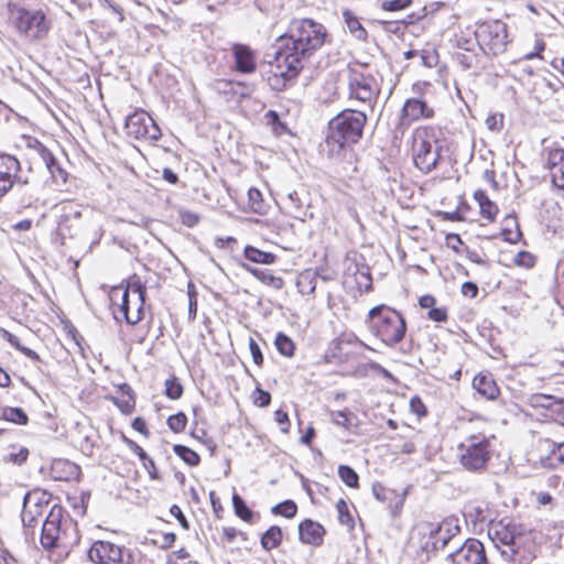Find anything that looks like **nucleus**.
<instances>
[{
    "mask_svg": "<svg viewBox=\"0 0 564 564\" xmlns=\"http://www.w3.org/2000/svg\"><path fill=\"white\" fill-rule=\"evenodd\" d=\"M488 538L494 545L501 550V555L507 560L517 561L520 555V536L517 533V527L510 519L500 521H489Z\"/></svg>",
    "mask_w": 564,
    "mask_h": 564,
    "instance_id": "nucleus-7",
    "label": "nucleus"
},
{
    "mask_svg": "<svg viewBox=\"0 0 564 564\" xmlns=\"http://www.w3.org/2000/svg\"><path fill=\"white\" fill-rule=\"evenodd\" d=\"M145 286L140 280L128 283L121 296L120 311L129 325H135L143 318Z\"/></svg>",
    "mask_w": 564,
    "mask_h": 564,
    "instance_id": "nucleus-10",
    "label": "nucleus"
},
{
    "mask_svg": "<svg viewBox=\"0 0 564 564\" xmlns=\"http://www.w3.org/2000/svg\"><path fill=\"white\" fill-rule=\"evenodd\" d=\"M326 29L312 19H296L291 21L285 34L279 36L274 64L271 73L278 82L295 78L303 68V61L311 56L325 42Z\"/></svg>",
    "mask_w": 564,
    "mask_h": 564,
    "instance_id": "nucleus-1",
    "label": "nucleus"
},
{
    "mask_svg": "<svg viewBox=\"0 0 564 564\" xmlns=\"http://www.w3.org/2000/svg\"><path fill=\"white\" fill-rule=\"evenodd\" d=\"M371 333L389 347L401 343L406 333V322L402 314L384 304L372 307L368 313Z\"/></svg>",
    "mask_w": 564,
    "mask_h": 564,
    "instance_id": "nucleus-4",
    "label": "nucleus"
},
{
    "mask_svg": "<svg viewBox=\"0 0 564 564\" xmlns=\"http://www.w3.org/2000/svg\"><path fill=\"white\" fill-rule=\"evenodd\" d=\"M274 416H275V421L278 422V424H280L282 426L281 430L283 432H288L289 426H290L288 413L282 410H276L274 413Z\"/></svg>",
    "mask_w": 564,
    "mask_h": 564,
    "instance_id": "nucleus-61",
    "label": "nucleus"
},
{
    "mask_svg": "<svg viewBox=\"0 0 564 564\" xmlns=\"http://www.w3.org/2000/svg\"><path fill=\"white\" fill-rule=\"evenodd\" d=\"M551 176L552 183L564 198V162L560 165L554 163V167H551Z\"/></svg>",
    "mask_w": 564,
    "mask_h": 564,
    "instance_id": "nucleus-43",
    "label": "nucleus"
},
{
    "mask_svg": "<svg viewBox=\"0 0 564 564\" xmlns=\"http://www.w3.org/2000/svg\"><path fill=\"white\" fill-rule=\"evenodd\" d=\"M232 507L237 517L243 521H251L253 512L249 509L245 500L238 495H232Z\"/></svg>",
    "mask_w": 564,
    "mask_h": 564,
    "instance_id": "nucleus-35",
    "label": "nucleus"
},
{
    "mask_svg": "<svg viewBox=\"0 0 564 564\" xmlns=\"http://www.w3.org/2000/svg\"><path fill=\"white\" fill-rule=\"evenodd\" d=\"M173 451L189 466H197L200 462L199 455L185 445L176 444L173 446Z\"/></svg>",
    "mask_w": 564,
    "mask_h": 564,
    "instance_id": "nucleus-32",
    "label": "nucleus"
},
{
    "mask_svg": "<svg viewBox=\"0 0 564 564\" xmlns=\"http://www.w3.org/2000/svg\"><path fill=\"white\" fill-rule=\"evenodd\" d=\"M507 220L512 223L516 226V230L513 231L509 228H503L501 236L503 237V239L506 241H508L510 243H517L521 238V231H520L519 225L516 221L514 217L509 216V217H507Z\"/></svg>",
    "mask_w": 564,
    "mask_h": 564,
    "instance_id": "nucleus-46",
    "label": "nucleus"
},
{
    "mask_svg": "<svg viewBox=\"0 0 564 564\" xmlns=\"http://www.w3.org/2000/svg\"><path fill=\"white\" fill-rule=\"evenodd\" d=\"M69 532L74 534V543H77L76 524L69 518L64 517L63 508L55 505L46 516L41 530V544L45 550L57 549L61 552L54 562H62L69 552L73 541L68 536Z\"/></svg>",
    "mask_w": 564,
    "mask_h": 564,
    "instance_id": "nucleus-3",
    "label": "nucleus"
},
{
    "mask_svg": "<svg viewBox=\"0 0 564 564\" xmlns=\"http://www.w3.org/2000/svg\"><path fill=\"white\" fill-rule=\"evenodd\" d=\"M457 531H459L458 525H453L449 520H445L438 524L431 523L429 524L431 541H427L426 544L429 545V543H431L434 550L443 549Z\"/></svg>",
    "mask_w": 564,
    "mask_h": 564,
    "instance_id": "nucleus-19",
    "label": "nucleus"
},
{
    "mask_svg": "<svg viewBox=\"0 0 564 564\" xmlns=\"http://www.w3.org/2000/svg\"><path fill=\"white\" fill-rule=\"evenodd\" d=\"M31 495L30 492L25 494L23 499V509L21 513L22 522L24 528H33L37 523V517L42 516L43 506L40 503H35L32 509L29 506Z\"/></svg>",
    "mask_w": 564,
    "mask_h": 564,
    "instance_id": "nucleus-25",
    "label": "nucleus"
},
{
    "mask_svg": "<svg viewBox=\"0 0 564 564\" xmlns=\"http://www.w3.org/2000/svg\"><path fill=\"white\" fill-rule=\"evenodd\" d=\"M527 403L535 410H544V416L564 426V398L546 393H532Z\"/></svg>",
    "mask_w": 564,
    "mask_h": 564,
    "instance_id": "nucleus-13",
    "label": "nucleus"
},
{
    "mask_svg": "<svg viewBox=\"0 0 564 564\" xmlns=\"http://www.w3.org/2000/svg\"><path fill=\"white\" fill-rule=\"evenodd\" d=\"M527 403L535 410H544V416L564 426V398L546 393H532Z\"/></svg>",
    "mask_w": 564,
    "mask_h": 564,
    "instance_id": "nucleus-14",
    "label": "nucleus"
},
{
    "mask_svg": "<svg viewBox=\"0 0 564 564\" xmlns=\"http://www.w3.org/2000/svg\"><path fill=\"white\" fill-rule=\"evenodd\" d=\"M126 133L137 140L156 141L161 130L152 117L144 110H135L129 115L124 124Z\"/></svg>",
    "mask_w": 564,
    "mask_h": 564,
    "instance_id": "nucleus-11",
    "label": "nucleus"
},
{
    "mask_svg": "<svg viewBox=\"0 0 564 564\" xmlns=\"http://www.w3.org/2000/svg\"><path fill=\"white\" fill-rule=\"evenodd\" d=\"M0 334H1L2 338L6 339L15 349L19 350L21 348L22 345L15 335H13L12 333H10L9 330H7L4 328H0Z\"/></svg>",
    "mask_w": 564,
    "mask_h": 564,
    "instance_id": "nucleus-63",
    "label": "nucleus"
},
{
    "mask_svg": "<svg viewBox=\"0 0 564 564\" xmlns=\"http://www.w3.org/2000/svg\"><path fill=\"white\" fill-rule=\"evenodd\" d=\"M344 21L349 32L359 41H366L368 33L359 21V18L349 9L343 11Z\"/></svg>",
    "mask_w": 564,
    "mask_h": 564,
    "instance_id": "nucleus-26",
    "label": "nucleus"
},
{
    "mask_svg": "<svg viewBox=\"0 0 564 564\" xmlns=\"http://www.w3.org/2000/svg\"><path fill=\"white\" fill-rule=\"evenodd\" d=\"M21 170L20 161L10 154L0 153V197H3L14 185L15 182L26 184L18 173Z\"/></svg>",
    "mask_w": 564,
    "mask_h": 564,
    "instance_id": "nucleus-16",
    "label": "nucleus"
},
{
    "mask_svg": "<svg viewBox=\"0 0 564 564\" xmlns=\"http://www.w3.org/2000/svg\"><path fill=\"white\" fill-rule=\"evenodd\" d=\"M460 465L468 471L480 473L491 458L490 440L482 434L469 435L458 445Z\"/></svg>",
    "mask_w": 564,
    "mask_h": 564,
    "instance_id": "nucleus-6",
    "label": "nucleus"
},
{
    "mask_svg": "<svg viewBox=\"0 0 564 564\" xmlns=\"http://www.w3.org/2000/svg\"><path fill=\"white\" fill-rule=\"evenodd\" d=\"M271 512L275 516H282L292 519L296 516L297 506L293 500H285L271 508Z\"/></svg>",
    "mask_w": 564,
    "mask_h": 564,
    "instance_id": "nucleus-37",
    "label": "nucleus"
},
{
    "mask_svg": "<svg viewBox=\"0 0 564 564\" xmlns=\"http://www.w3.org/2000/svg\"><path fill=\"white\" fill-rule=\"evenodd\" d=\"M141 462L144 469L148 471L150 478L153 480H159L160 475L156 470L155 463L153 462V459L149 455H147V459H142Z\"/></svg>",
    "mask_w": 564,
    "mask_h": 564,
    "instance_id": "nucleus-57",
    "label": "nucleus"
},
{
    "mask_svg": "<svg viewBox=\"0 0 564 564\" xmlns=\"http://www.w3.org/2000/svg\"><path fill=\"white\" fill-rule=\"evenodd\" d=\"M410 409L412 413L416 414L420 417L425 416L427 413L425 404L419 397H413L410 400Z\"/></svg>",
    "mask_w": 564,
    "mask_h": 564,
    "instance_id": "nucleus-52",
    "label": "nucleus"
},
{
    "mask_svg": "<svg viewBox=\"0 0 564 564\" xmlns=\"http://www.w3.org/2000/svg\"><path fill=\"white\" fill-rule=\"evenodd\" d=\"M473 387L488 400H495L499 394V388L490 375H477L473 380Z\"/></svg>",
    "mask_w": 564,
    "mask_h": 564,
    "instance_id": "nucleus-23",
    "label": "nucleus"
},
{
    "mask_svg": "<svg viewBox=\"0 0 564 564\" xmlns=\"http://www.w3.org/2000/svg\"><path fill=\"white\" fill-rule=\"evenodd\" d=\"M28 147L33 149L42 159V161L52 162V152L39 140L30 139L28 141Z\"/></svg>",
    "mask_w": 564,
    "mask_h": 564,
    "instance_id": "nucleus-47",
    "label": "nucleus"
},
{
    "mask_svg": "<svg viewBox=\"0 0 564 564\" xmlns=\"http://www.w3.org/2000/svg\"><path fill=\"white\" fill-rule=\"evenodd\" d=\"M433 116L434 109L421 98L406 99L401 111V120L405 123H411L420 119H430Z\"/></svg>",
    "mask_w": 564,
    "mask_h": 564,
    "instance_id": "nucleus-18",
    "label": "nucleus"
},
{
    "mask_svg": "<svg viewBox=\"0 0 564 564\" xmlns=\"http://www.w3.org/2000/svg\"><path fill=\"white\" fill-rule=\"evenodd\" d=\"M427 317L434 322H445L447 319V311L445 307H432L427 313Z\"/></svg>",
    "mask_w": 564,
    "mask_h": 564,
    "instance_id": "nucleus-55",
    "label": "nucleus"
},
{
    "mask_svg": "<svg viewBox=\"0 0 564 564\" xmlns=\"http://www.w3.org/2000/svg\"><path fill=\"white\" fill-rule=\"evenodd\" d=\"M80 468L68 459L57 458L52 462L50 475L54 480L70 481L79 476Z\"/></svg>",
    "mask_w": 564,
    "mask_h": 564,
    "instance_id": "nucleus-21",
    "label": "nucleus"
},
{
    "mask_svg": "<svg viewBox=\"0 0 564 564\" xmlns=\"http://www.w3.org/2000/svg\"><path fill=\"white\" fill-rule=\"evenodd\" d=\"M475 35L486 54H501L509 43L507 24L500 20L484 22L479 25Z\"/></svg>",
    "mask_w": 564,
    "mask_h": 564,
    "instance_id": "nucleus-8",
    "label": "nucleus"
},
{
    "mask_svg": "<svg viewBox=\"0 0 564 564\" xmlns=\"http://www.w3.org/2000/svg\"><path fill=\"white\" fill-rule=\"evenodd\" d=\"M235 66L239 73L251 74L256 70V57L249 46L243 44H235L232 47Z\"/></svg>",
    "mask_w": 564,
    "mask_h": 564,
    "instance_id": "nucleus-20",
    "label": "nucleus"
},
{
    "mask_svg": "<svg viewBox=\"0 0 564 564\" xmlns=\"http://www.w3.org/2000/svg\"><path fill=\"white\" fill-rule=\"evenodd\" d=\"M347 84L350 98L369 105L380 91L376 78L357 66L347 67Z\"/></svg>",
    "mask_w": 564,
    "mask_h": 564,
    "instance_id": "nucleus-9",
    "label": "nucleus"
},
{
    "mask_svg": "<svg viewBox=\"0 0 564 564\" xmlns=\"http://www.w3.org/2000/svg\"><path fill=\"white\" fill-rule=\"evenodd\" d=\"M110 400L123 414H130L135 406V395H126L121 398L110 397Z\"/></svg>",
    "mask_w": 564,
    "mask_h": 564,
    "instance_id": "nucleus-42",
    "label": "nucleus"
},
{
    "mask_svg": "<svg viewBox=\"0 0 564 564\" xmlns=\"http://www.w3.org/2000/svg\"><path fill=\"white\" fill-rule=\"evenodd\" d=\"M338 476L343 482L350 488H357L359 486L358 474L348 465H340L338 467Z\"/></svg>",
    "mask_w": 564,
    "mask_h": 564,
    "instance_id": "nucleus-36",
    "label": "nucleus"
},
{
    "mask_svg": "<svg viewBox=\"0 0 564 564\" xmlns=\"http://www.w3.org/2000/svg\"><path fill=\"white\" fill-rule=\"evenodd\" d=\"M29 457V449L26 447H21L17 453H10L8 456V460L15 464L22 465L26 462Z\"/></svg>",
    "mask_w": 564,
    "mask_h": 564,
    "instance_id": "nucleus-53",
    "label": "nucleus"
},
{
    "mask_svg": "<svg viewBox=\"0 0 564 564\" xmlns=\"http://www.w3.org/2000/svg\"><path fill=\"white\" fill-rule=\"evenodd\" d=\"M282 530L278 525H271L261 536V546L265 551L278 547L282 543Z\"/></svg>",
    "mask_w": 564,
    "mask_h": 564,
    "instance_id": "nucleus-28",
    "label": "nucleus"
},
{
    "mask_svg": "<svg viewBox=\"0 0 564 564\" xmlns=\"http://www.w3.org/2000/svg\"><path fill=\"white\" fill-rule=\"evenodd\" d=\"M540 463L545 468H553L556 463H564V442L552 443L550 454L540 459Z\"/></svg>",
    "mask_w": 564,
    "mask_h": 564,
    "instance_id": "nucleus-30",
    "label": "nucleus"
},
{
    "mask_svg": "<svg viewBox=\"0 0 564 564\" xmlns=\"http://www.w3.org/2000/svg\"><path fill=\"white\" fill-rule=\"evenodd\" d=\"M474 198L480 207V215L487 220L494 221L499 210L498 206L481 189L474 193Z\"/></svg>",
    "mask_w": 564,
    "mask_h": 564,
    "instance_id": "nucleus-24",
    "label": "nucleus"
},
{
    "mask_svg": "<svg viewBox=\"0 0 564 564\" xmlns=\"http://www.w3.org/2000/svg\"><path fill=\"white\" fill-rule=\"evenodd\" d=\"M297 286L300 288V292L303 294H312L315 291V284H313L308 274H302L300 276Z\"/></svg>",
    "mask_w": 564,
    "mask_h": 564,
    "instance_id": "nucleus-51",
    "label": "nucleus"
},
{
    "mask_svg": "<svg viewBox=\"0 0 564 564\" xmlns=\"http://www.w3.org/2000/svg\"><path fill=\"white\" fill-rule=\"evenodd\" d=\"M372 494L378 501L384 502L387 500V489L380 482L372 484Z\"/></svg>",
    "mask_w": 564,
    "mask_h": 564,
    "instance_id": "nucleus-62",
    "label": "nucleus"
},
{
    "mask_svg": "<svg viewBox=\"0 0 564 564\" xmlns=\"http://www.w3.org/2000/svg\"><path fill=\"white\" fill-rule=\"evenodd\" d=\"M462 293L465 296H469V297L474 299L478 295V286L476 283H474L471 281L464 282L462 285Z\"/></svg>",
    "mask_w": 564,
    "mask_h": 564,
    "instance_id": "nucleus-60",
    "label": "nucleus"
},
{
    "mask_svg": "<svg viewBox=\"0 0 564 564\" xmlns=\"http://www.w3.org/2000/svg\"><path fill=\"white\" fill-rule=\"evenodd\" d=\"M43 163L45 164V166L47 167L52 177L56 182H59V181L63 183L66 182L67 173L64 169H62V166L59 165V163L57 162L56 158L53 154H52V162L43 161Z\"/></svg>",
    "mask_w": 564,
    "mask_h": 564,
    "instance_id": "nucleus-40",
    "label": "nucleus"
},
{
    "mask_svg": "<svg viewBox=\"0 0 564 564\" xmlns=\"http://www.w3.org/2000/svg\"><path fill=\"white\" fill-rule=\"evenodd\" d=\"M166 424L174 433H181L186 427L187 416L183 412H177L167 417Z\"/></svg>",
    "mask_w": 564,
    "mask_h": 564,
    "instance_id": "nucleus-41",
    "label": "nucleus"
},
{
    "mask_svg": "<svg viewBox=\"0 0 564 564\" xmlns=\"http://www.w3.org/2000/svg\"><path fill=\"white\" fill-rule=\"evenodd\" d=\"M242 268H245L247 271H249L252 275H254L262 283H264L269 286H272L275 290H280L284 285L283 279L281 276L274 275L269 270L251 268L248 264H242Z\"/></svg>",
    "mask_w": 564,
    "mask_h": 564,
    "instance_id": "nucleus-27",
    "label": "nucleus"
},
{
    "mask_svg": "<svg viewBox=\"0 0 564 564\" xmlns=\"http://www.w3.org/2000/svg\"><path fill=\"white\" fill-rule=\"evenodd\" d=\"M441 149L433 128L425 127L415 131L412 151L414 164L420 171L430 173L437 166Z\"/></svg>",
    "mask_w": 564,
    "mask_h": 564,
    "instance_id": "nucleus-5",
    "label": "nucleus"
},
{
    "mask_svg": "<svg viewBox=\"0 0 564 564\" xmlns=\"http://www.w3.org/2000/svg\"><path fill=\"white\" fill-rule=\"evenodd\" d=\"M123 442L127 446L139 457L140 460L147 459V452L138 445L134 441L123 436Z\"/></svg>",
    "mask_w": 564,
    "mask_h": 564,
    "instance_id": "nucleus-58",
    "label": "nucleus"
},
{
    "mask_svg": "<svg viewBox=\"0 0 564 564\" xmlns=\"http://www.w3.org/2000/svg\"><path fill=\"white\" fill-rule=\"evenodd\" d=\"M412 0H386L382 2L381 8L386 11H400L410 7Z\"/></svg>",
    "mask_w": 564,
    "mask_h": 564,
    "instance_id": "nucleus-49",
    "label": "nucleus"
},
{
    "mask_svg": "<svg viewBox=\"0 0 564 564\" xmlns=\"http://www.w3.org/2000/svg\"><path fill=\"white\" fill-rule=\"evenodd\" d=\"M513 262L518 267L530 269L535 264V257L528 251H520L516 254Z\"/></svg>",
    "mask_w": 564,
    "mask_h": 564,
    "instance_id": "nucleus-48",
    "label": "nucleus"
},
{
    "mask_svg": "<svg viewBox=\"0 0 564 564\" xmlns=\"http://www.w3.org/2000/svg\"><path fill=\"white\" fill-rule=\"evenodd\" d=\"M2 417L6 421L18 425H26L29 422L28 414L21 408H4L2 411Z\"/></svg>",
    "mask_w": 564,
    "mask_h": 564,
    "instance_id": "nucleus-31",
    "label": "nucleus"
},
{
    "mask_svg": "<svg viewBox=\"0 0 564 564\" xmlns=\"http://www.w3.org/2000/svg\"><path fill=\"white\" fill-rule=\"evenodd\" d=\"M367 122L365 112L345 109L328 122L324 151L329 158H339L351 144L357 143Z\"/></svg>",
    "mask_w": 564,
    "mask_h": 564,
    "instance_id": "nucleus-2",
    "label": "nucleus"
},
{
    "mask_svg": "<svg viewBox=\"0 0 564 564\" xmlns=\"http://www.w3.org/2000/svg\"><path fill=\"white\" fill-rule=\"evenodd\" d=\"M183 386L175 376L170 377L164 383V393L171 400H178L183 395Z\"/></svg>",
    "mask_w": 564,
    "mask_h": 564,
    "instance_id": "nucleus-33",
    "label": "nucleus"
},
{
    "mask_svg": "<svg viewBox=\"0 0 564 564\" xmlns=\"http://www.w3.org/2000/svg\"><path fill=\"white\" fill-rule=\"evenodd\" d=\"M123 546L109 541H95L87 551L89 561L94 564H112Z\"/></svg>",
    "mask_w": 564,
    "mask_h": 564,
    "instance_id": "nucleus-17",
    "label": "nucleus"
},
{
    "mask_svg": "<svg viewBox=\"0 0 564 564\" xmlns=\"http://www.w3.org/2000/svg\"><path fill=\"white\" fill-rule=\"evenodd\" d=\"M249 349L253 359V362L258 366L263 364V355L262 351L253 338L249 339Z\"/></svg>",
    "mask_w": 564,
    "mask_h": 564,
    "instance_id": "nucleus-54",
    "label": "nucleus"
},
{
    "mask_svg": "<svg viewBox=\"0 0 564 564\" xmlns=\"http://www.w3.org/2000/svg\"><path fill=\"white\" fill-rule=\"evenodd\" d=\"M451 564H488L482 543L477 539H468L455 552L448 555Z\"/></svg>",
    "mask_w": 564,
    "mask_h": 564,
    "instance_id": "nucleus-15",
    "label": "nucleus"
},
{
    "mask_svg": "<svg viewBox=\"0 0 564 564\" xmlns=\"http://www.w3.org/2000/svg\"><path fill=\"white\" fill-rule=\"evenodd\" d=\"M14 24L21 34L31 39H41L48 31L45 14L41 10L18 8L14 11Z\"/></svg>",
    "mask_w": 564,
    "mask_h": 564,
    "instance_id": "nucleus-12",
    "label": "nucleus"
},
{
    "mask_svg": "<svg viewBox=\"0 0 564 564\" xmlns=\"http://www.w3.org/2000/svg\"><path fill=\"white\" fill-rule=\"evenodd\" d=\"M170 513L177 519L180 522V525L188 530L189 529V522L187 521L186 517L184 516L183 511L177 505H173L170 509Z\"/></svg>",
    "mask_w": 564,
    "mask_h": 564,
    "instance_id": "nucleus-56",
    "label": "nucleus"
},
{
    "mask_svg": "<svg viewBox=\"0 0 564 564\" xmlns=\"http://www.w3.org/2000/svg\"><path fill=\"white\" fill-rule=\"evenodd\" d=\"M338 511L339 522L349 528L354 527V519L349 513L348 506L344 499H340L336 505Z\"/></svg>",
    "mask_w": 564,
    "mask_h": 564,
    "instance_id": "nucleus-45",
    "label": "nucleus"
},
{
    "mask_svg": "<svg viewBox=\"0 0 564 564\" xmlns=\"http://www.w3.org/2000/svg\"><path fill=\"white\" fill-rule=\"evenodd\" d=\"M352 413L349 409L343 411H330V421L337 426L349 429L351 425L350 419Z\"/></svg>",
    "mask_w": 564,
    "mask_h": 564,
    "instance_id": "nucleus-39",
    "label": "nucleus"
},
{
    "mask_svg": "<svg viewBox=\"0 0 564 564\" xmlns=\"http://www.w3.org/2000/svg\"><path fill=\"white\" fill-rule=\"evenodd\" d=\"M248 200L250 208L253 212L259 214L263 213L264 204L262 199V194L258 188L252 187L248 191Z\"/></svg>",
    "mask_w": 564,
    "mask_h": 564,
    "instance_id": "nucleus-44",
    "label": "nucleus"
},
{
    "mask_svg": "<svg viewBox=\"0 0 564 564\" xmlns=\"http://www.w3.org/2000/svg\"><path fill=\"white\" fill-rule=\"evenodd\" d=\"M299 534L301 542L318 546L323 543L325 529L319 523L306 519L299 525Z\"/></svg>",
    "mask_w": 564,
    "mask_h": 564,
    "instance_id": "nucleus-22",
    "label": "nucleus"
},
{
    "mask_svg": "<svg viewBox=\"0 0 564 564\" xmlns=\"http://www.w3.org/2000/svg\"><path fill=\"white\" fill-rule=\"evenodd\" d=\"M275 347L278 349V351L283 355V356H286V357H291L293 356L294 354V343L293 340L286 336L285 334L283 333H279L275 337Z\"/></svg>",
    "mask_w": 564,
    "mask_h": 564,
    "instance_id": "nucleus-38",
    "label": "nucleus"
},
{
    "mask_svg": "<svg viewBox=\"0 0 564 564\" xmlns=\"http://www.w3.org/2000/svg\"><path fill=\"white\" fill-rule=\"evenodd\" d=\"M258 395L254 398V403L258 406H268L271 402V394L264 390L257 388Z\"/></svg>",
    "mask_w": 564,
    "mask_h": 564,
    "instance_id": "nucleus-59",
    "label": "nucleus"
},
{
    "mask_svg": "<svg viewBox=\"0 0 564 564\" xmlns=\"http://www.w3.org/2000/svg\"><path fill=\"white\" fill-rule=\"evenodd\" d=\"M142 553L140 551L123 546L119 556H117L116 562L112 564H142Z\"/></svg>",
    "mask_w": 564,
    "mask_h": 564,
    "instance_id": "nucleus-34",
    "label": "nucleus"
},
{
    "mask_svg": "<svg viewBox=\"0 0 564 564\" xmlns=\"http://www.w3.org/2000/svg\"><path fill=\"white\" fill-rule=\"evenodd\" d=\"M178 215H180V219H181L182 224L187 227H194L199 221V216L196 213L191 212V210L181 209L178 212Z\"/></svg>",
    "mask_w": 564,
    "mask_h": 564,
    "instance_id": "nucleus-50",
    "label": "nucleus"
},
{
    "mask_svg": "<svg viewBox=\"0 0 564 564\" xmlns=\"http://www.w3.org/2000/svg\"><path fill=\"white\" fill-rule=\"evenodd\" d=\"M564 162V150H555L551 152L550 154V163L552 164L551 167H554L555 164H562Z\"/></svg>",
    "mask_w": 564,
    "mask_h": 564,
    "instance_id": "nucleus-64",
    "label": "nucleus"
},
{
    "mask_svg": "<svg viewBox=\"0 0 564 564\" xmlns=\"http://www.w3.org/2000/svg\"><path fill=\"white\" fill-rule=\"evenodd\" d=\"M243 254L249 261L262 264H271L276 259L275 254L262 251L252 246H247L245 248Z\"/></svg>",
    "mask_w": 564,
    "mask_h": 564,
    "instance_id": "nucleus-29",
    "label": "nucleus"
}]
</instances>
